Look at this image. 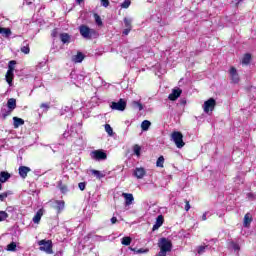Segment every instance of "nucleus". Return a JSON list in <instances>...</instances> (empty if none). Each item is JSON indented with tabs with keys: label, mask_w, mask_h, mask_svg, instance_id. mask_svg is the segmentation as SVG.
<instances>
[{
	"label": "nucleus",
	"mask_w": 256,
	"mask_h": 256,
	"mask_svg": "<svg viewBox=\"0 0 256 256\" xmlns=\"http://www.w3.org/2000/svg\"><path fill=\"white\" fill-rule=\"evenodd\" d=\"M94 19L96 24H98L99 27H101V25H103V21L101 20V16H99L98 14H94Z\"/></svg>",
	"instance_id": "nucleus-36"
},
{
	"label": "nucleus",
	"mask_w": 256,
	"mask_h": 256,
	"mask_svg": "<svg viewBox=\"0 0 256 256\" xmlns=\"http://www.w3.org/2000/svg\"><path fill=\"white\" fill-rule=\"evenodd\" d=\"M185 211H189V209H191V204H189V201L185 200Z\"/></svg>",
	"instance_id": "nucleus-47"
},
{
	"label": "nucleus",
	"mask_w": 256,
	"mask_h": 256,
	"mask_svg": "<svg viewBox=\"0 0 256 256\" xmlns=\"http://www.w3.org/2000/svg\"><path fill=\"white\" fill-rule=\"evenodd\" d=\"M149 127H151V122L149 120H144L141 123V129L142 131H149Z\"/></svg>",
	"instance_id": "nucleus-23"
},
{
	"label": "nucleus",
	"mask_w": 256,
	"mask_h": 256,
	"mask_svg": "<svg viewBox=\"0 0 256 256\" xmlns=\"http://www.w3.org/2000/svg\"><path fill=\"white\" fill-rule=\"evenodd\" d=\"M132 107L134 109H139L140 111H143V104H141L140 102L138 101H133L132 102Z\"/></svg>",
	"instance_id": "nucleus-29"
},
{
	"label": "nucleus",
	"mask_w": 256,
	"mask_h": 256,
	"mask_svg": "<svg viewBox=\"0 0 256 256\" xmlns=\"http://www.w3.org/2000/svg\"><path fill=\"white\" fill-rule=\"evenodd\" d=\"M131 33V28H126L123 30V35H129Z\"/></svg>",
	"instance_id": "nucleus-48"
},
{
	"label": "nucleus",
	"mask_w": 256,
	"mask_h": 256,
	"mask_svg": "<svg viewBox=\"0 0 256 256\" xmlns=\"http://www.w3.org/2000/svg\"><path fill=\"white\" fill-rule=\"evenodd\" d=\"M250 61H251V54H245L242 59L243 65H249Z\"/></svg>",
	"instance_id": "nucleus-27"
},
{
	"label": "nucleus",
	"mask_w": 256,
	"mask_h": 256,
	"mask_svg": "<svg viewBox=\"0 0 256 256\" xmlns=\"http://www.w3.org/2000/svg\"><path fill=\"white\" fill-rule=\"evenodd\" d=\"M40 107H41V109H45V111H49V108H50L49 104H47V103H42L40 105Z\"/></svg>",
	"instance_id": "nucleus-44"
},
{
	"label": "nucleus",
	"mask_w": 256,
	"mask_h": 256,
	"mask_svg": "<svg viewBox=\"0 0 256 256\" xmlns=\"http://www.w3.org/2000/svg\"><path fill=\"white\" fill-rule=\"evenodd\" d=\"M164 221L165 219L163 218V215H159L156 218V222L153 225L152 231H157V229H159L163 225Z\"/></svg>",
	"instance_id": "nucleus-13"
},
{
	"label": "nucleus",
	"mask_w": 256,
	"mask_h": 256,
	"mask_svg": "<svg viewBox=\"0 0 256 256\" xmlns=\"http://www.w3.org/2000/svg\"><path fill=\"white\" fill-rule=\"evenodd\" d=\"M7 107L10 111H13V109L17 107V100H15V98H10L7 102Z\"/></svg>",
	"instance_id": "nucleus-20"
},
{
	"label": "nucleus",
	"mask_w": 256,
	"mask_h": 256,
	"mask_svg": "<svg viewBox=\"0 0 256 256\" xmlns=\"http://www.w3.org/2000/svg\"><path fill=\"white\" fill-rule=\"evenodd\" d=\"M202 221H207V212L202 215Z\"/></svg>",
	"instance_id": "nucleus-52"
},
{
	"label": "nucleus",
	"mask_w": 256,
	"mask_h": 256,
	"mask_svg": "<svg viewBox=\"0 0 256 256\" xmlns=\"http://www.w3.org/2000/svg\"><path fill=\"white\" fill-rule=\"evenodd\" d=\"M17 62H15V60H12L9 62L8 65V71L6 73V82L8 83V85L11 87L13 85V71H15L14 65H16Z\"/></svg>",
	"instance_id": "nucleus-2"
},
{
	"label": "nucleus",
	"mask_w": 256,
	"mask_h": 256,
	"mask_svg": "<svg viewBox=\"0 0 256 256\" xmlns=\"http://www.w3.org/2000/svg\"><path fill=\"white\" fill-rule=\"evenodd\" d=\"M41 217H43V210L40 209L33 217V223H39V221H41Z\"/></svg>",
	"instance_id": "nucleus-22"
},
{
	"label": "nucleus",
	"mask_w": 256,
	"mask_h": 256,
	"mask_svg": "<svg viewBox=\"0 0 256 256\" xmlns=\"http://www.w3.org/2000/svg\"><path fill=\"white\" fill-rule=\"evenodd\" d=\"M79 31H80V35L84 39H93V37H97V31H95L94 29L89 28L86 25H81L79 27Z\"/></svg>",
	"instance_id": "nucleus-1"
},
{
	"label": "nucleus",
	"mask_w": 256,
	"mask_h": 256,
	"mask_svg": "<svg viewBox=\"0 0 256 256\" xmlns=\"http://www.w3.org/2000/svg\"><path fill=\"white\" fill-rule=\"evenodd\" d=\"M111 223H112V225H115V223H117V217H112Z\"/></svg>",
	"instance_id": "nucleus-50"
},
{
	"label": "nucleus",
	"mask_w": 256,
	"mask_h": 256,
	"mask_svg": "<svg viewBox=\"0 0 256 256\" xmlns=\"http://www.w3.org/2000/svg\"><path fill=\"white\" fill-rule=\"evenodd\" d=\"M171 140L175 143L178 149L185 147V142H183V134L181 132H173L171 134Z\"/></svg>",
	"instance_id": "nucleus-3"
},
{
	"label": "nucleus",
	"mask_w": 256,
	"mask_h": 256,
	"mask_svg": "<svg viewBox=\"0 0 256 256\" xmlns=\"http://www.w3.org/2000/svg\"><path fill=\"white\" fill-rule=\"evenodd\" d=\"M133 23V18H124V25L126 29H133V26L131 25Z\"/></svg>",
	"instance_id": "nucleus-24"
},
{
	"label": "nucleus",
	"mask_w": 256,
	"mask_h": 256,
	"mask_svg": "<svg viewBox=\"0 0 256 256\" xmlns=\"http://www.w3.org/2000/svg\"><path fill=\"white\" fill-rule=\"evenodd\" d=\"M163 163H165V158H164L163 156H160V157L157 159L156 167H163Z\"/></svg>",
	"instance_id": "nucleus-35"
},
{
	"label": "nucleus",
	"mask_w": 256,
	"mask_h": 256,
	"mask_svg": "<svg viewBox=\"0 0 256 256\" xmlns=\"http://www.w3.org/2000/svg\"><path fill=\"white\" fill-rule=\"evenodd\" d=\"M22 53H24L25 55H29L30 49H29V44H26L25 46H23L21 48Z\"/></svg>",
	"instance_id": "nucleus-40"
},
{
	"label": "nucleus",
	"mask_w": 256,
	"mask_h": 256,
	"mask_svg": "<svg viewBox=\"0 0 256 256\" xmlns=\"http://www.w3.org/2000/svg\"><path fill=\"white\" fill-rule=\"evenodd\" d=\"M63 137H68L67 133H64V134H63Z\"/></svg>",
	"instance_id": "nucleus-54"
},
{
	"label": "nucleus",
	"mask_w": 256,
	"mask_h": 256,
	"mask_svg": "<svg viewBox=\"0 0 256 256\" xmlns=\"http://www.w3.org/2000/svg\"><path fill=\"white\" fill-rule=\"evenodd\" d=\"M215 105H217V101H215L213 98H210L207 101H205L203 105L204 113H207L208 115L213 113Z\"/></svg>",
	"instance_id": "nucleus-7"
},
{
	"label": "nucleus",
	"mask_w": 256,
	"mask_h": 256,
	"mask_svg": "<svg viewBox=\"0 0 256 256\" xmlns=\"http://www.w3.org/2000/svg\"><path fill=\"white\" fill-rule=\"evenodd\" d=\"M9 115H11V110L2 112V118L3 119H7V117H9Z\"/></svg>",
	"instance_id": "nucleus-42"
},
{
	"label": "nucleus",
	"mask_w": 256,
	"mask_h": 256,
	"mask_svg": "<svg viewBox=\"0 0 256 256\" xmlns=\"http://www.w3.org/2000/svg\"><path fill=\"white\" fill-rule=\"evenodd\" d=\"M76 3H78V5H81V3H83V0H76Z\"/></svg>",
	"instance_id": "nucleus-53"
},
{
	"label": "nucleus",
	"mask_w": 256,
	"mask_h": 256,
	"mask_svg": "<svg viewBox=\"0 0 256 256\" xmlns=\"http://www.w3.org/2000/svg\"><path fill=\"white\" fill-rule=\"evenodd\" d=\"M247 197L248 199H255V195H253L252 193H248Z\"/></svg>",
	"instance_id": "nucleus-51"
},
{
	"label": "nucleus",
	"mask_w": 256,
	"mask_h": 256,
	"mask_svg": "<svg viewBox=\"0 0 256 256\" xmlns=\"http://www.w3.org/2000/svg\"><path fill=\"white\" fill-rule=\"evenodd\" d=\"M229 73L232 82L239 83V74L237 73V69L235 67H231Z\"/></svg>",
	"instance_id": "nucleus-12"
},
{
	"label": "nucleus",
	"mask_w": 256,
	"mask_h": 256,
	"mask_svg": "<svg viewBox=\"0 0 256 256\" xmlns=\"http://www.w3.org/2000/svg\"><path fill=\"white\" fill-rule=\"evenodd\" d=\"M158 247L160 248V251H164L165 253H169L171 251V240L167 238H160L158 242Z\"/></svg>",
	"instance_id": "nucleus-5"
},
{
	"label": "nucleus",
	"mask_w": 256,
	"mask_h": 256,
	"mask_svg": "<svg viewBox=\"0 0 256 256\" xmlns=\"http://www.w3.org/2000/svg\"><path fill=\"white\" fill-rule=\"evenodd\" d=\"M60 191H62V193H66L67 186H60Z\"/></svg>",
	"instance_id": "nucleus-49"
},
{
	"label": "nucleus",
	"mask_w": 256,
	"mask_h": 256,
	"mask_svg": "<svg viewBox=\"0 0 256 256\" xmlns=\"http://www.w3.org/2000/svg\"><path fill=\"white\" fill-rule=\"evenodd\" d=\"M102 7H109V0H101Z\"/></svg>",
	"instance_id": "nucleus-45"
},
{
	"label": "nucleus",
	"mask_w": 256,
	"mask_h": 256,
	"mask_svg": "<svg viewBox=\"0 0 256 256\" xmlns=\"http://www.w3.org/2000/svg\"><path fill=\"white\" fill-rule=\"evenodd\" d=\"M133 152L137 157H141V146L140 145H134Z\"/></svg>",
	"instance_id": "nucleus-28"
},
{
	"label": "nucleus",
	"mask_w": 256,
	"mask_h": 256,
	"mask_svg": "<svg viewBox=\"0 0 256 256\" xmlns=\"http://www.w3.org/2000/svg\"><path fill=\"white\" fill-rule=\"evenodd\" d=\"M230 249H233V251L239 252L241 247L237 243L231 242L230 243Z\"/></svg>",
	"instance_id": "nucleus-34"
},
{
	"label": "nucleus",
	"mask_w": 256,
	"mask_h": 256,
	"mask_svg": "<svg viewBox=\"0 0 256 256\" xmlns=\"http://www.w3.org/2000/svg\"><path fill=\"white\" fill-rule=\"evenodd\" d=\"M91 173L97 177V179H103V177H105L99 170H92Z\"/></svg>",
	"instance_id": "nucleus-31"
},
{
	"label": "nucleus",
	"mask_w": 256,
	"mask_h": 256,
	"mask_svg": "<svg viewBox=\"0 0 256 256\" xmlns=\"http://www.w3.org/2000/svg\"><path fill=\"white\" fill-rule=\"evenodd\" d=\"M9 195H13V192L7 191L0 194V201H5L9 197Z\"/></svg>",
	"instance_id": "nucleus-30"
},
{
	"label": "nucleus",
	"mask_w": 256,
	"mask_h": 256,
	"mask_svg": "<svg viewBox=\"0 0 256 256\" xmlns=\"http://www.w3.org/2000/svg\"><path fill=\"white\" fill-rule=\"evenodd\" d=\"M17 249V243L11 242L7 245V251H16Z\"/></svg>",
	"instance_id": "nucleus-33"
},
{
	"label": "nucleus",
	"mask_w": 256,
	"mask_h": 256,
	"mask_svg": "<svg viewBox=\"0 0 256 256\" xmlns=\"http://www.w3.org/2000/svg\"><path fill=\"white\" fill-rule=\"evenodd\" d=\"M238 1H241V0H238Z\"/></svg>",
	"instance_id": "nucleus-56"
},
{
	"label": "nucleus",
	"mask_w": 256,
	"mask_h": 256,
	"mask_svg": "<svg viewBox=\"0 0 256 256\" xmlns=\"http://www.w3.org/2000/svg\"><path fill=\"white\" fill-rule=\"evenodd\" d=\"M110 108L113 111H125L127 109V101L121 98L118 102H111Z\"/></svg>",
	"instance_id": "nucleus-6"
},
{
	"label": "nucleus",
	"mask_w": 256,
	"mask_h": 256,
	"mask_svg": "<svg viewBox=\"0 0 256 256\" xmlns=\"http://www.w3.org/2000/svg\"><path fill=\"white\" fill-rule=\"evenodd\" d=\"M83 59H85V56H83V53L79 52L77 55H75L72 60L74 63H82Z\"/></svg>",
	"instance_id": "nucleus-21"
},
{
	"label": "nucleus",
	"mask_w": 256,
	"mask_h": 256,
	"mask_svg": "<svg viewBox=\"0 0 256 256\" xmlns=\"http://www.w3.org/2000/svg\"><path fill=\"white\" fill-rule=\"evenodd\" d=\"M205 249H209V246H199L197 248L198 255H203V253H205Z\"/></svg>",
	"instance_id": "nucleus-37"
},
{
	"label": "nucleus",
	"mask_w": 256,
	"mask_h": 256,
	"mask_svg": "<svg viewBox=\"0 0 256 256\" xmlns=\"http://www.w3.org/2000/svg\"><path fill=\"white\" fill-rule=\"evenodd\" d=\"M0 35H3L6 38L11 37V35H12L11 29H9V28H2V32L0 33Z\"/></svg>",
	"instance_id": "nucleus-25"
},
{
	"label": "nucleus",
	"mask_w": 256,
	"mask_h": 256,
	"mask_svg": "<svg viewBox=\"0 0 256 256\" xmlns=\"http://www.w3.org/2000/svg\"><path fill=\"white\" fill-rule=\"evenodd\" d=\"M137 254H141V253H149V249H144V248H140L136 251Z\"/></svg>",
	"instance_id": "nucleus-43"
},
{
	"label": "nucleus",
	"mask_w": 256,
	"mask_h": 256,
	"mask_svg": "<svg viewBox=\"0 0 256 256\" xmlns=\"http://www.w3.org/2000/svg\"><path fill=\"white\" fill-rule=\"evenodd\" d=\"M18 171H19L20 177H22V179H26L27 173H29L31 171V168H29L27 166H20Z\"/></svg>",
	"instance_id": "nucleus-14"
},
{
	"label": "nucleus",
	"mask_w": 256,
	"mask_h": 256,
	"mask_svg": "<svg viewBox=\"0 0 256 256\" xmlns=\"http://www.w3.org/2000/svg\"><path fill=\"white\" fill-rule=\"evenodd\" d=\"M122 197L125 199V206L129 207V205H133V202L135 201V198L133 197V194L131 193H122Z\"/></svg>",
	"instance_id": "nucleus-11"
},
{
	"label": "nucleus",
	"mask_w": 256,
	"mask_h": 256,
	"mask_svg": "<svg viewBox=\"0 0 256 256\" xmlns=\"http://www.w3.org/2000/svg\"><path fill=\"white\" fill-rule=\"evenodd\" d=\"M105 131L108 133V135H113V128L109 124H105Z\"/></svg>",
	"instance_id": "nucleus-39"
},
{
	"label": "nucleus",
	"mask_w": 256,
	"mask_h": 256,
	"mask_svg": "<svg viewBox=\"0 0 256 256\" xmlns=\"http://www.w3.org/2000/svg\"><path fill=\"white\" fill-rule=\"evenodd\" d=\"M38 245H40V251H44L49 255L53 253V242H51V240H41L38 242Z\"/></svg>",
	"instance_id": "nucleus-4"
},
{
	"label": "nucleus",
	"mask_w": 256,
	"mask_h": 256,
	"mask_svg": "<svg viewBox=\"0 0 256 256\" xmlns=\"http://www.w3.org/2000/svg\"><path fill=\"white\" fill-rule=\"evenodd\" d=\"M54 207H55L56 210H58V213H61V211H63V209H65V201L56 200Z\"/></svg>",
	"instance_id": "nucleus-17"
},
{
	"label": "nucleus",
	"mask_w": 256,
	"mask_h": 256,
	"mask_svg": "<svg viewBox=\"0 0 256 256\" xmlns=\"http://www.w3.org/2000/svg\"><path fill=\"white\" fill-rule=\"evenodd\" d=\"M60 40L64 45L67 43H71V35H69L68 33H61Z\"/></svg>",
	"instance_id": "nucleus-18"
},
{
	"label": "nucleus",
	"mask_w": 256,
	"mask_h": 256,
	"mask_svg": "<svg viewBox=\"0 0 256 256\" xmlns=\"http://www.w3.org/2000/svg\"><path fill=\"white\" fill-rule=\"evenodd\" d=\"M9 179H11V174H9V172H5V171L0 172V191L1 189H3V186L1 185V183H7Z\"/></svg>",
	"instance_id": "nucleus-10"
},
{
	"label": "nucleus",
	"mask_w": 256,
	"mask_h": 256,
	"mask_svg": "<svg viewBox=\"0 0 256 256\" xmlns=\"http://www.w3.org/2000/svg\"><path fill=\"white\" fill-rule=\"evenodd\" d=\"M9 218V214L5 211H0V223Z\"/></svg>",
	"instance_id": "nucleus-32"
},
{
	"label": "nucleus",
	"mask_w": 256,
	"mask_h": 256,
	"mask_svg": "<svg viewBox=\"0 0 256 256\" xmlns=\"http://www.w3.org/2000/svg\"><path fill=\"white\" fill-rule=\"evenodd\" d=\"M182 93H183V90H181L180 88H175L172 90V93L169 94L168 99L170 101H177V99L181 97Z\"/></svg>",
	"instance_id": "nucleus-9"
},
{
	"label": "nucleus",
	"mask_w": 256,
	"mask_h": 256,
	"mask_svg": "<svg viewBox=\"0 0 256 256\" xmlns=\"http://www.w3.org/2000/svg\"><path fill=\"white\" fill-rule=\"evenodd\" d=\"M58 35H59V32L57 31V29H54V30H52V33H51V37H58Z\"/></svg>",
	"instance_id": "nucleus-46"
},
{
	"label": "nucleus",
	"mask_w": 256,
	"mask_h": 256,
	"mask_svg": "<svg viewBox=\"0 0 256 256\" xmlns=\"http://www.w3.org/2000/svg\"><path fill=\"white\" fill-rule=\"evenodd\" d=\"M131 241H132V239H131V237H129V236L123 237V238L121 239L122 245H125L126 247L129 246V245H131Z\"/></svg>",
	"instance_id": "nucleus-26"
},
{
	"label": "nucleus",
	"mask_w": 256,
	"mask_h": 256,
	"mask_svg": "<svg viewBox=\"0 0 256 256\" xmlns=\"http://www.w3.org/2000/svg\"><path fill=\"white\" fill-rule=\"evenodd\" d=\"M86 186H87V184L85 182H80L78 184V187H79L80 191H85Z\"/></svg>",
	"instance_id": "nucleus-41"
},
{
	"label": "nucleus",
	"mask_w": 256,
	"mask_h": 256,
	"mask_svg": "<svg viewBox=\"0 0 256 256\" xmlns=\"http://www.w3.org/2000/svg\"><path fill=\"white\" fill-rule=\"evenodd\" d=\"M252 221H253V217L251 216L250 213H247L244 216V222H243L244 227H249Z\"/></svg>",
	"instance_id": "nucleus-19"
},
{
	"label": "nucleus",
	"mask_w": 256,
	"mask_h": 256,
	"mask_svg": "<svg viewBox=\"0 0 256 256\" xmlns=\"http://www.w3.org/2000/svg\"><path fill=\"white\" fill-rule=\"evenodd\" d=\"M90 157L96 161H105V159H107V154L103 152V150H94L90 153Z\"/></svg>",
	"instance_id": "nucleus-8"
},
{
	"label": "nucleus",
	"mask_w": 256,
	"mask_h": 256,
	"mask_svg": "<svg viewBox=\"0 0 256 256\" xmlns=\"http://www.w3.org/2000/svg\"><path fill=\"white\" fill-rule=\"evenodd\" d=\"M69 110V107H66L65 111Z\"/></svg>",
	"instance_id": "nucleus-55"
},
{
	"label": "nucleus",
	"mask_w": 256,
	"mask_h": 256,
	"mask_svg": "<svg viewBox=\"0 0 256 256\" xmlns=\"http://www.w3.org/2000/svg\"><path fill=\"white\" fill-rule=\"evenodd\" d=\"M130 6H131V0H125V1L121 4V8H122V9H129Z\"/></svg>",
	"instance_id": "nucleus-38"
},
{
	"label": "nucleus",
	"mask_w": 256,
	"mask_h": 256,
	"mask_svg": "<svg viewBox=\"0 0 256 256\" xmlns=\"http://www.w3.org/2000/svg\"><path fill=\"white\" fill-rule=\"evenodd\" d=\"M13 125H14V129H19V127H21V125H25V120H23L22 118L19 117H13Z\"/></svg>",
	"instance_id": "nucleus-16"
},
{
	"label": "nucleus",
	"mask_w": 256,
	"mask_h": 256,
	"mask_svg": "<svg viewBox=\"0 0 256 256\" xmlns=\"http://www.w3.org/2000/svg\"><path fill=\"white\" fill-rule=\"evenodd\" d=\"M145 168H136L134 170V176H136L137 179H143L145 177Z\"/></svg>",
	"instance_id": "nucleus-15"
}]
</instances>
